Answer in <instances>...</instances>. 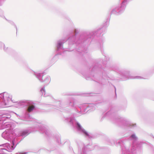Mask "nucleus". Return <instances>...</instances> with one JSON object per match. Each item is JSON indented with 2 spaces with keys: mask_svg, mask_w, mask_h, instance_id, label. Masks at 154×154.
I'll return each instance as SVG.
<instances>
[{
  "mask_svg": "<svg viewBox=\"0 0 154 154\" xmlns=\"http://www.w3.org/2000/svg\"><path fill=\"white\" fill-rule=\"evenodd\" d=\"M29 133V131L28 130H25L21 131L19 136H22L23 137H25L27 136Z\"/></svg>",
  "mask_w": 154,
  "mask_h": 154,
  "instance_id": "17",
  "label": "nucleus"
},
{
  "mask_svg": "<svg viewBox=\"0 0 154 154\" xmlns=\"http://www.w3.org/2000/svg\"><path fill=\"white\" fill-rule=\"evenodd\" d=\"M61 101L60 100L57 101L55 102V104L56 106H57V108L60 109L61 108H63L64 107L63 105L61 104Z\"/></svg>",
  "mask_w": 154,
  "mask_h": 154,
  "instance_id": "20",
  "label": "nucleus"
},
{
  "mask_svg": "<svg viewBox=\"0 0 154 154\" xmlns=\"http://www.w3.org/2000/svg\"><path fill=\"white\" fill-rule=\"evenodd\" d=\"M27 152H24L22 153L21 152H19V153H16V154H27Z\"/></svg>",
  "mask_w": 154,
  "mask_h": 154,
  "instance_id": "33",
  "label": "nucleus"
},
{
  "mask_svg": "<svg viewBox=\"0 0 154 154\" xmlns=\"http://www.w3.org/2000/svg\"><path fill=\"white\" fill-rule=\"evenodd\" d=\"M75 35L70 37L68 39L69 45L74 44L78 45L81 43L82 44L80 45V46H82V44L86 45L88 44L91 41V39L90 37H84L83 35H82L80 36L79 38L77 37V32L76 30H75Z\"/></svg>",
  "mask_w": 154,
  "mask_h": 154,
  "instance_id": "5",
  "label": "nucleus"
},
{
  "mask_svg": "<svg viewBox=\"0 0 154 154\" xmlns=\"http://www.w3.org/2000/svg\"><path fill=\"white\" fill-rule=\"evenodd\" d=\"M78 102L76 100L72 98L70 99L68 105L71 107L76 108L78 105Z\"/></svg>",
  "mask_w": 154,
  "mask_h": 154,
  "instance_id": "14",
  "label": "nucleus"
},
{
  "mask_svg": "<svg viewBox=\"0 0 154 154\" xmlns=\"http://www.w3.org/2000/svg\"><path fill=\"white\" fill-rule=\"evenodd\" d=\"M29 71L30 73L35 75L40 82H45L46 85L50 82L51 78L48 75L46 76L45 77V78L43 79L42 77L43 76V73L35 72L31 70H29Z\"/></svg>",
  "mask_w": 154,
  "mask_h": 154,
  "instance_id": "9",
  "label": "nucleus"
},
{
  "mask_svg": "<svg viewBox=\"0 0 154 154\" xmlns=\"http://www.w3.org/2000/svg\"><path fill=\"white\" fill-rule=\"evenodd\" d=\"M82 106H80L78 107V108H77V112L80 114H78V115L76 116H79L81 115V114H82Z\"/></svg>",
  "mask_w": 154,
  "mask_h": 154,
  "instance_id": "22",
  "label": "nucleus"
},
{
  "mask_svg": "<svg viewBox=\"0 0 154 154\" xmlns=\"http://www.w3.org/2000/svg\"><path fill=\"white\" fill-rule=\"evenodd\" d=\"M79 50H81L84 53H87L86 52L87 51V48H84V47H80L79 48Z\"/></svg>",
  "mask_w": 154,
  "mask_h": 154,
  "instance_id": "23",
  "label": "nucleus"
},
{
  "mask_svg": "<svg viewBox=\"0 0 154 154\" xmlns=\"http://www.w3.org/2000/svg\"><path fill=\"white\" fill-rule=\"evenodd\" d=\"M41 92L42 93V95L45 97L48 96V95L46 94L45 87H42L40 90Z\"/></svg>",
  "mask_w": 154,
  "mask_h": 154,
  "instance_id": "21",
  "label": "nucleus"
},
{
  "mask_svg": "<svg viewBox=\"0 0 154 154\" xmlns=\"http://www.w3.org/2000/svg\"><path fill=\"white\" fill-rule=\"evenodd\" d=\"M103 41H101V42H100L98 44V46L99 47L100 49V50H102V48L103 47Z\"/></svg>",
  "mask_w": 154,
  "mask_h": 154,
  "instance_id": "27",
  "label": "nucleus"
},
{
  "mask_svg": "<svg viewBox=\"0 0 154 154\" xmlns=\"http://www.w3.org/2000/svg\"><path fill=\"white\" fill-rule=\"evenodd\" d=\"M36 127L41 133H45L47 135H48L49 130L47 129L45 126L41 123H36Z\"/></svg>",
  "mask_w": 154,
  "mask_h": 154,
  "instance_id": "12",
  "label": "nucleus"
},
{
  "mask_svg": "<svg viewBox=\"0 0 154 154\" xmlns=\"http://www.w3.org/2000/svg\"><path fill=\"white\" fill-rule=\"evenodd\" d=\"M2 124V121L0 120V129H2V126H3Z\"/></svg>",
  "mask_w": 154,
  "mask_h": 154,
  "instance_id": "31",
  "label": "nucleus"
},
{
  "mask_svg": "<svg viewBox=\"0 0 154 154\" xmlns=\"http://www.w3.org/2000/svg\"><path fill=\"white\" fill-rule=\"evenodd\" d=\"M95 68V67H94L93 68V69H94Z\"/></svg>",
  "mask_w": 154,
  "mask_h": 154,
  "instance_id": "36",
  "label": "nucleus"
},
{
  "mask_svg": "<svg viewBox=\"0 0 154 154\" xmlns=\"http://www.w3.org/2000/svg\"><path fill=\"white\" fill-rule=\"evenodd\" d=\"M109 24V22L107 21L104 24L103 27L101 29H98L97 30V32H100L102 31L106 30V28L108 26Z\"/></svg>",
  "mask_w": 154,
  "mask_h": 154,
  "instance_id": "18",
  "label": "nucleus"
},
{
  "mask_svg": "<svg viewBox=\"0 0 154 154\" xmlns=\"http://www.w3.org/2000/svg\"><path fill=\"white\" fill-rule=\"evenodd\" d=\"M122 120L123 121V122L125 123V125L128 127H130V128H134L136 126V124H132L126 119H122Z\"/></svg>",
  "mask_w": 154,
  "mask_h": 154,
  "instance_id": "16",
  "label": "nucleus"
},
{
  "mask_svg": "<svg viewBox=\"0 0 154 154\" xmlns=\"http://www.w3.org/2000/svg\"><path fill=\"white\" fill-rule=\"evenodd\" d=\"M55 139L56 140V141L57 143H61L60 142V136L59 135H56L55 137Z\"/></svg>",
  "mask_w": 154,
  "mask_h": 154,
  "instance_id": "24",
  "label": "nucleus"
},
{
  "mask_svg": "<svg viewBox=\"0 0 154 154\" xmlns=\"http://www.w3.org/2000/svg\"><path fill=\"white\" fill-rule=\"evenodd\" d=\"M110 79L112 80H113L114 79L111 78L109 77H108L106 75V73L105 71H103L102 72V76L101 79H98V78H96V79L97 82H99V83L103 85H104L105 82H106V80L107 79L108 81V82H109V80Z\"/></svg>",
  "mask_w": 154,
  "mask_h": 154,
  "instance_id": "11",
  "label": "nucleus"
},
{
  "mask_svg": "<svg viewBox=\"0 0 154 154\" xmlns=\"http://www.w3.org/2000/svg\"><path fill=\"white\" fill-rule=\"evenodd\" d=\"M114 88H115V95L116 96V87L115 86H114Z\"/></svg>",
  "mask_w": 154,
  "mask_h": 154,
  "instance_id": "35",
  "label": "nucleus"
},
{
  "mask_svg": "<svg viewBox=\"0 0 154 154\" xmlns=\"http://www.w3.org/2000/svg\"><path fill=\"white\" fill-rule=\"evenodd\" d=\"M6 128H7L6 130H9L11 131L12 128L11 124L8 123H5L3 124L2 126V129Z\"/></svg>",
  "mask_w": 154,
  "mask_h": 154,
  "instance_id": "19",
  "label": "nucleus"
},
{
  "mask_svg": "<svg viewBox=\"0 0 154 154\" xmlns=\"http://www.w3.org/2000/svg\"><path fill=\"white\" fill-rule=\"evenodd\" d=\"M98 103H90L86 106V108L88 110L93 111L95 109L97 105H98Z\"/></svg>",
  "mask_w": 154,
  "mask_h": 154,
  "instance_id": "15",
  "label": "nucleus"
},
{
  "mask_svg": "<svg viewBox=\"0 0 154 154\" xmlns=\"http://www.w3.org/2000/svg\"><path fill=\"white\" fill-rule=\"evenodd\" d=\"M0 16L3 18L5 19V17L4 16V11L0 9Z\"/></svg>",
  "mask_w": 154,
  "mask_h": 154,
  "instance_id": "26",
  "label": "nucleus"
},
{
  "mask_svg": "<svg viewBox=\"0 0 154 154\" xmlns=\"http://www.w3.org/2000/svg\"><path fill=\"white\" fill-rule=\"evenodd\" d=\"M5 19L11 25L15 26V27H16V26L15 25L14 23L12 21L8 20L6 18H5Z\"/></svg>",
  "mask_w": 154,
  "mask_h": 154,
  "instance_id": "25",
  "label": "nucleus"
},
{
  "mask_svg": "<svg viewBox=\"0 0 154 154\" xmlns=\"http://www.w3.org/2000/svg\"><path fill=\"white\" fill-rule=\"evenodd\" d=\"M89 146H90L89 145H87V148H89V149L88 150H93V149H92V148H90L89 147Z\"/></svg>",
  "mask_w": 154,
  "mask_h": 154,
  "instance_id": "32",
  "label": "nucleus"
},
{
  "mask_svg": "<svg viewBox=\"0 0 154 154\" xmlns=\"http://www.w3.org/2000/svg\"><path fill=\"white\" fill-rule=\"evenodd\" d=\"M86 148L85 147H84V148L82 149V152H81L79 154H86L85 152V149Z\"/></svg>",
  "mask_w": 154,
  "mask_h": 154,
  "instance_id": "29",
  "label": "nucleus"
},
{
  "mask_svg": "<svg viewBox=\"0 0 154 154\" xmlns=\"http://www.w3.org/2000/svg\"><path fill=\"white\" fill-rule=\"evenodd\" d=\"M5 51L7 52L8 50V47H6L5 46V45L3 47V48Z\"/></svg>",
  "mask_w": 154,
  "mask_h": 154,
  "instance_id": "30",
  "label": "nucleus"
},
{
  "mask_svg": "<svg viewBox=\"0 0 154 154\" xmlns=\"http://www.w3.org/2000/svg\"><path fill=\"white\" fill-rule=\"evenodd\" d=\"M12 95L7 92L0 94V107L3 108L7 106L8 103L13 102Z\"/></svg>",
  "mask_w": 154,
  "mask_h": 154,
  "instance_id": "7",
  "label": "nucleus"
},
{
  "mask_svg": "<svg viewBox=\"0 0 154 154\" xmlns=\"http://www.w3.org/2000/svg\"><path fill=\"white\" fill-rule=\"evenodd\" d=\"M65 40L64 39H60L57 41L56 44V49L55 51L57 53L54 57L57 55H61L63 56V54L65 53L66 51H64L63 52H61V50L63 48V44L65 42Z\"/></svg>",
  "mask_w": 154,
  "mask_h": 154,
  "instance_id": "10",
  "label": "nucleus"
},
{
  "mask_svg": "<svg viewBox=\"0 0 154 154\" xmlns=\"http://www.w3.org/2000/svg\"><path fill=\"white\" fill-rule=\"evenodd\" d=\"M11 130H6L2 134V137L5 139L10 142V143H6L0 145L5 148H1L0 151H2L4 154H7V152H11L15 148L18 144L17 142V138L12 137L13 135L11 134Z\"/></svg>",
  "mask_w": 154,
  "mask_h": 154,
  "instance_id": "1",
  "label": "nucleus"
},
{
  "mask_svg": "<svg viewBox=\"0 0 154 154\" xmlns=\"http://www.w3.org/2000/svg\"><path fill=\"white\" fill-rule=\"evenodd\" d=\"M5 44L2 43V42L0 41V49H2L3 48Z\"/></svg>",
  "mask_w": 154,
  "mask_h": 154,
  "instance_id": "28",
  "label": "nucleus"
},
{
  "mask_svg": "<svg viewBox=\"0 0 154 154\" xmlns=\"http://www.w3.org/2000/svg\"><path fill=\"white\" fill-rule=\"evenodd\" d=\"M0 116L3 118L2 121L6 120L10 117V116L8 113H6L5 111L2 110H0Z\"/></svg>",
  "mask_w": 154,
  "mask_h": 154,
  "instance_id": "13",
  "label": "nucleus"
},
{
  "mask_svg": "<svg viewBox=\"0 0 154 154\" xmlns=\"http://www.w3.org/2000/svg\"><path fill=\"white\" fill-rule=\"evenodd\" d=\"M26 105H28L26 110L22 114L18 115L15 112H14V113L16 115L18 118L24 119L27 121H29L31 119L29 112H32L35 109L34 103L32 101L26 100L21 101L18 103V106L19 107H22Z\"/></svg>",
  "mask_w": 154,
  "mask_h": 154,
  "instance_id": "3",
  "label": "nucleus"
},
{
  "mask_svg": "<svg viewBox=\"0 0 154 154\" xmlns=\"http://www.w3.org/2000/svg\"><path fill=\"white\" fill-rule=\"evenodd\" d=\"M111 141H112V142L113 143H112V145H113L115 144V142L113 140H111Z\"/></svg>",
  "mask_w": 154,
  "mask_h": 154,
  "instance_id": "34",
  "label": "nucleus"
},
{
  "mask_svg": "<svg viewBox=\"0 0 154 154\" xmlns=\"http://www.w3.org/2000/svg\"><path fill=\"white\" fill-rule=\"evenodd\" d=\"M111 69L118 75L117 77L120 78L123 81L127 80L129 79L142 78V77L140 76L131 77L130 75L129 71L122 68L120 66H116L112 67Z\"/></svg>",
  "mask_w": 154,
  "mask_h": 154,
  "instance_id": "4",
  "label": "nucleus"
},
{
  "mask_svg": "<svg viewBox=\"0 0 154 154\" xmlns=\"http://www.w3.org/2000/svg\"><path fill=\"white\" fill-rule=\"evenodd\" d=\"M129 139L133 143L131 151L125 146L124 142L125 140H121L116 142V143L118 145H119L122 147V154H136L137 149H138V147L141 146L140 145L137 143L138 138L135 134H132L129 137Z\"/></svg>",
  "mask_w": 154,
  "mask_h": 154,
  "instance_id": "2",
  "label": "nucleus"
},
{
  "mask_svg": "<svg viewBox=\"0 0 154 154\" xmlns=\"http://www.w3.org/2000/svg\"><path fill=\"white\" fill-rule=\"evenodd\" d=\"M128 3V0H123L121 4L116 6L111 12V14L116 15H119L125 11Z\"/></svg>",
  "mask_w": 154,
  "mask_h": 154,
  "instance_id": "8",
  "label": "nucleus"
},
{
  "mask_svg": "<svg viewBox=\"0 0 154 154\" xmlns=\"http://www.w3.org/2000/svg\"><path fill=\"white\" fill-rule=\"evenodd\" d=\"M67 121L73 126L75 125L79 132L84 135L86 137L89 138H92L93 136L88 133L82 128L81 125L74 118H69L66 119Z\"/></svg>",
  "mask_w": 154,
  "mask_h": 154,
  "instance_id": "6",
  "label": "nucleus"
}]
</instances>
